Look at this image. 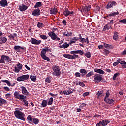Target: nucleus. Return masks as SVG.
Listing matches in <instances>:
<instances>
[{"mask_svg": "<svg viewBox=\"0 0 126 126\" xmlns=\"http://www.w3.org/2000/svg\"><path fill=\"white\" fill-rule=\"evenodd\" d=\"M104 101L106 103L111 104H113V103L114 102V100L112 99H106L105 100H104Z\"/></svg>", "mask_w": 126, "mask_h": 126, "instance_id": "7c9ffc66", "label": "nucleus"}, {"mask_svg": "<svg viewBox=\"0 0 126 126\" xmlns=\"http://www.w3.org/2000/svg\"><path fill=\"white\" fill-rule=\"evenodd\" d=\"M47 52H52V49L49 48L48 46H46L45 48H43L41 51L40 56L43 60H47V62H50V59L46 56Z\"/></svg>", "mask_w": 126, "mask_h": 126, "instance_id": "f03ea898", "label": "nucleus"}, {"mask_svg": "<svg viewBox=\"0 0 126 126\" xmlns=\"http://www.w3.org/2000/svg\"><path fill=\"white\" fill-rule=\"evenodd\" d=\"M49 94L50 95V96H51V97H54V98H55V94H53V93H49Z\"/></svg>", "mask_w": 126, "mask_h": 126, "instance_id": "0e129e2a", "label": "nucleus"}, {"mask_svg": "<svg viewBox=\"0 0 126 126\" xmlns=\"http://www.w3.org/2000/svg\"><path fill=\"white\" fill-rule=\"evenodd\" d=\"M119 22V23L126 24V19L120 20Z\"/></svg>", "mask_w": 126, "mask_h": 126, "instance_id": "bf43d9fd", "label": "nucleus"}, {"mask_svg": "<svg viewBox=\"0 0 126 126\" xmlns=\"http://www.w3.org/2000/svg\"><path fill=\"white\" fill-rule=\"evenodd\" d=\"M26 99V96L24 94H20L19 97L18 99H19L20 101L23 102V101Z\"/></svg>", "mask_w": 126, "mask_h": 126, "instance_id": "aec40b11", "label": "nucleus"}, {"mask_svg": "<svg viewBox=\"0 0 126 126\" xmlns=\"http://www.w3.org/2000/svg\"><path fill=\"white\" fill-rule=\"evenodd\" d=\"M45 82L48 83H50L51 82V79L49 77H47L45 79Z\"/></svg>", "mask_w": 126, "mask_h": 126, "instance_id": "13d9d810", "label": "nucleus"}, {"mask_svg": "<svg viewBox=\"0 0 126 126\" xmlns=\"http://www.w3.org/2000/svg\"><path fill=\"white\" fill-rule=\"evenodd\" d=\"M2 82L6 83L7 85L8 86H11V84L9 81H8V80H3L1 81Z\"/></svg>", "mask_w": 126, "mask_h": 126, "instance_id": "de8ad7c7", "label": "nucleus"}, {"mask_svg": "<svg viewBox=\"0 0 126 126\" xmlns=\"http://www.w3.org/2000/svg\"><path fill=\"white\" fill-rule=\"evenodd\" d=\"M103 92V91L102 90L98 91V93L96 94V95H97L98 98L100 97H101L103 95H101V94H102Z\"/></svg>", "mask_w": 126, "mask_h": 126, "instance_id": "58836bf2", "label": "nucleus"}, {"mask_svg": "<svg viewBox=\"0 0 126 126\" xmlns=\"http://www.w3.org/2000/svg\"><path fill=\"white\" fill-rule=\"evenodd\" d=\"M81 75V74L79 72H77L75 73V76L76 77H80Z\"/></svg>", "mask_w": 126, "mask_h": 126, "instance_id": "6e6d98bb", "label": "nucleus"}, {"mask_svg": "<svg viewBox=\"0 0 126 126\" xmlns=\"http://www.w3.org/2000/svg\"><path fill=\"white\" fill-rule=\"evenodd\" d=\"M110 95V92L109 90L107 91L106 95H105V98L104 99V101H105L106 99H107V98L109 97Z\"/></svg>", "mask_w": 126, "mask_h": 126, "instance_id": "49530a36", "label": "nucleus"}, {"mask_svg": "<svg viewBox=\"0 0 126 126\" xmlns=\"http://www.w3.org/2000/svg\"><path fill=\"white\" fill-rule=\"evenodd\" d=\"M94 71L95 72H97V73H98L101 75H104L105 74V72L103 71V70L100 68H95L94 69Z\"/></svg>", "mask_w": 126, "mask_h": 126, "instance_id": "f3484780", "label": "nucleus"}, {"mask_svg": "<svg viewBox=\"0 0 126 126\" xmlns=\"http://www.w3.org/2000/svg\"><path fill=\"white\" fill-rule=\"evenodd\" d=\"M7 40V39L4 37H1L0 39V41H1V43H5Z\"/></svg>", "mask_w": 126, "mask_h": 126, "instance_id": "37998d69", "label": "nucleus"}, {"mask_svg": "<svg viewBox=\"0 0 126 126\" xmlns=\"http://www.w3.org/2000/svg\"><path fill=\"white\" fill-rule=\"evenodd\" d=\"M63 14L65 17H67L68 16V15H70V14H74V12L69 11L67 8H65Z\"/></svg>", "mask_w": 126, "mask_h": 126, "instance_id": "2eb2a0df", "label": "nucleus"}, {"mask_svg": "<svg viewBox=\"0 0 126 126\" xmlns=\"http://www.w3.org/2000/svg\"><path fill=\"white\" fill-rule=\"evenodd\" d=\"M104 46L105 48H109V49H112L113 48V46L112 45H110L105 43H104Z\"/></svg>", "mask_w": 126, "mask_h": 126, "instance_id": "c9c22d12", "label": "nucleus"}, {"mask_svg": "<svg viewBox=\"0 0 126 126\" xmlns=\"http://www.w3.org/2000/svg\"><path fill=\"white\" fill-rule=\"evenodd\" d=\"M117 5V3L115 1H113L112 2H110L107 3V5L105 6V8L108 9L111 8H113V6H116Z\"/></svg>", "mask_w": 126, "mask_h": 126, "instance_id": "9d476101", "label": "nucleus"}, {"mask_svg": "<svg viewBox=\"0 0 126 126\" xmlns=\"http://www.w3.org/2000/svg\"><path fill=\"white\" fill-rule=\"evenodd\" d=\"M96 126H104V124H103V120L99 121V123L96 124Z\"/></svg>", "mask_w": 126, "mask_h": 126, "instance_id": "8fccbe9b", "label": "nucleus"}, {"mask_svg": "<svg viewBox=\"0 0 126 126\" xmlns=\"http://www.w3.org/2000/svg\"><path fill=\"white\" fill-rule=\"evenodd\" d=\"M21 94H20L19 92L18 91H16L14 93V96L16 99H19L20 95Z\"/></svg>", "mask_w": 126, "mask_h": 126, "instance_id": "a878e982", "label": "nucleus"}, {"mask_svg": "<svg viewBox=\"0 0 126 126\" xmlns=\"http://www.w3.org/2000/svg\"><path fill=\"white\" fill-rule=\"evenodd\" d=\"M27 119L29 124H33V118H32L31 115H29L27 117Z\"/></svg>", "mask_w": 126, "mask_h": 126, "instance_id": "4be33fe9", "label": "nucleus"}, {"mask_svg": "<svg viewBox=\"0 0 126 126\" xmlns=\"http://www.w3.org/2000/svg\"><path fill=\"white\" fill-rule=\"evenodd\" d=\"M48 35L51 38L52 40H55L57 39V35L56 34L54 33V31H53V32H49Z\"/></svg>", "mask_w": 126, "mask_h": 126, "instance_id": "f8f14e48", "label": "nucleus"}, {"mask_svg": "<svg viewBox=\"0 0 126 126\" xmlns=\"http://www.w3.org/2000/svg\"><path fill=\"white\" fill-rule=\"evenodd\" d=\"M95 10L97 12L100 11V7L98 6H96Z\"/></svg>", "mask_w": 126, "mask_h": 126, "instance_id": "e2e57ef3", "label": "nucleus"}, {"mask_svg": "<svg viewBox=\"0 0 126 126\" xmlns=\"http://www.w3.org/2000/svg\"><path fill=\"white\" fill-rule=\"evenodd\" d=\"M40 38L44 40H46L48 39V37L46 35H44L42 34L40 36Z\"/></svg>", "mask_w": 126, "mask_h": 126, "instance_id": "09e8293b", "label": "nucleus"}, {"mask_svg": "<svg viewBox=\"0 0 126 126\" xmlns=\"http://www.w3.org/2000/svg\"><path fill=\"white\" fill-rule=\"evenodd\" d=\"M103 80L102 75L97 74L94 76V81H96L97 83L102 81Z\"/></svg>", "mask_w": 126, "mask_h": 126, "instance_id": "6e6552de", "label": "nucleus"}, {"mask_svg": "<svg viewBox=\"0 0 126 126\" xmlns=\"http://www.w3.org/2000/svg\"><path fill=\"white\" fill-rule=\"evenodd\" d=\"M30 76L29 75H23L20 77H18L17 81L18 82H23L29 80Z\"/></svg>", "mask_w": 126, "mask_h": 126, "instance_id": "423d86ee", "label": "nucleus"}, {"mask_svg": "<svg viewBox=\"0 0 126 126\" xmlns=\"http://www.w3.org/2000/svg\"><path fill=\"white\" fill-rule=\"evenodd\" d=\"M92 75H93V71H90V72L86 74V78H88V77H91Z\"/></svg>", "mask_w": 126, "mask_h": 126, "instance_id": "a18cd8bd", "label": "nucleus"}, {"mask_svg": "<svg viewBox=\"0 0 126 126\" xmlns=\"http://www.w3.org/2000/svg\"><path fill=\"white\" fill-rule=\"evenodd\" d=\"M62 23L64 25V26H66V24H67V22H66V20H63L62 21Z\"/></svg>", "mask_w": 126, "mask_h": 126, "instance_id": "69168bd1", "label": "nucleus"}, {"mask_svg": "<svg viewBox=\"0 0 126 126\" xmlns=\"http://www.w3.org/2000/svg\"><path fill=\"white\" fill-rule=\"evenodd\" d=\"M31 42L32 44H33V45H39L42 43V40H37L35 38H31Z\"/></svg>", "mask_w": 126, "mask_h": 126, "instance_id": "1a4fd4ad", "label": "nucleus"}, {"mask_svg": "<svg viewBox=\"0 0 126 126\" xmlns=\"http://www.w3.org/2000/svg\"><path fill=\"white\" fill-rule=\"evenodd\" d=\"M54 99L52 97L50 98L49 101L47 102V104L49 105H51L53 102Z\"/></svg>", "mask_w": 126, "mask_h": 126, "instance_id": "a19ab883", "label": "nucleus"}, {"mask_svg": "<svg viewBox=\"0 0 126 126\" xmlns=\"http://www.w3.org/2000/svg\"><path fill=\"white\" fill-rule=\"evenodd\" d=\"M109 29H112L111 25H110L109 24H106L104 27L102 31H105L106 30H109Z\"/></svg>", "mask_w": 126, "mask_h": 126, "instance_id": "412c9836", "label": "nucleus"}, {"mask_svg": "<svg viewBox=\"0 0 126 126\" xmlns=\"http://www.w3.org/2000/svg\"><path fill=\"white\" fill-rule=\"evenodd\" d=\"M91 9V5L85 6V8H84L85 11H87V12H89Z\"/></svg>", "mask_w": 126, "mask_h": 126, "instance_id": "79ce46f5", "label": "nucleus"}, {"mask_svg": "<svg viewBox=\"0 0 126 126\" xmlns=\"http://www.w3.org/2000/svg\"><path fill=\"white\" fill-rule=\"evenodd\" d=\"M0 6L2 7H5L8 6V3L6 0H1L0 1Z\"/></svg>", "mask_w": 126, "mask_h": 126, "instance_id": "4468645a", "label": "nucleus"}, {"mask_svg": "<svg viewBox=\"0 0 126 126\" xmlns=\"http://www.w3.org/2000/svg\"><path fill=\"white\" fill-rule=\"evenodd\" d=\"M98 48L99 49H103L104 48V45H98Z\"/></svg>", "mask_w": 126, "mask_h": 126, "instance_id": "774afa93", "label": "nucleus"}, {"mask_svg": "<svg viewBox=\"0 0 126 126\" xmlns=\"http://www.w3.org/2000/svg\"><path fill=\"white\" fill-rule=\"evenodd\" d=\"M42 6V2H37L35 5L34 6V8H38V7H40Z\"/></svg>", "mask_w": 126, "mask_h": 126, "instance_id": "2f4dec72", "label": "nucleus"}, {"mask_svg": "<svg viewBox=\"0 0 126 126\" xmlns=\"http://www.w3.org/2000/svg\"><path fill=\"white\" fill-rule=\"evenodd\" d=\"M89 94V93L88 91L85 92L83 94V97H87Z\"/></svg>", "mask_w": 126, "mask_h": 126, "instance_id": "5fc2aeb1", "label": "nucleus"}, {"mask_svg": "<svg viewBox=\"0 0 126 126\" xmlns=\"http://www.w3.org/2000/svg\"><path fill=\"white\" fill-rule=\"evenodd\" d=\"M28 8V6L24 5L23 4L21 6H19V10L21 12H25Z\"/></svg>", "mask_w": 126, "mask_h": 126, "instance_id": "dca6fc26", "label": "nucleus"}, {"mask_svg": "<svg viewBox=\"0 0 126 126\" xmlns=\"http://www.w3.org/2000/svg\"><path fill=\"white\" fill-rule=\"evenodd\" d=\"M126 54V50H124L121 52V55H122L123 56H124Z\"/></svg>", "mask_w": 126, "mask_h": 126, "instance_id": "338daca9", "label": "nucleus"}, {"mask_svg": "<svg viewBox=\"0 0 126 126\" xmlns=\"http://www.w3.org/2000/svg\"><path fill=\"white\" fill-rule=\"evenodd\" d=\"M22 66H18V67L15 66L14 67V72L16 73H18V72H19V71L22 70Z\"/></svg>", "mask_w": 126, "mask_h": 126, "instance_id": "5701e85b", "label": "nucleus"}, {"mask_svg": "<svg viewBox=\"0 0 126 126\" xmlns=\"http://www.w3.org/2000/svg\"><path fill=\"white\" fill-rule=\"evenodd\" d=\"M7 102L5 99L0 97V107H2L3 105H6Z\"/></svg>", "mask_w": 126, "mask_h": 126, "instance_id": "6ab92c4d", "label": "nucleus"}, {"mask_svg": "<svg viewBox=\"0 0 126 126\" xmlns=\"http://www.w3.org/2000/svg\"><path fill=\"white\" fill-rule=\"evenodd\" d=\"M121 60L122 59H118L116 62H114L113 63V66H117V65L119 64V63H120L121 64Z\"/></svg>", "mask_w": 126, "mask_h": 126, "instance_id": "cd10ccee", "label": "nucleus"}, {"mask_svg": "<svg viewBox=\"0 0 126 126\" xmlns=\"http://www.w3.org/2000/svg\"><path fill=\"white\" fill-rule=\"evenodd\" d=\"M80 73L87 74L88 73L87 70L85 69H80Z\"/></svg>", "mask_w": 126, "mask_h": 126, "instance_id": "4c0bfd02", "label": "nucleus"}, {"mask_svg": "<svg viewBox=\"0 0 126 126\" xmlns=\"http://www.w3.org/2000/svg\"><path fill=\"white\" fill-rule=\"evenodd\" d=\"M63 34H64V36H65L69 37L72 35V33L70 32H64Z\"/></svg>", "mask_w": 126, "mask_h": 126, "instance_id": "f704fd0d", "label": "nucleus"}, {"mask_svg": "<svg viewBox=\"0 0 126 126\" xmlns=\"http://www.w3.org/2000/svg\"><path fill=\"white\" fill-rule=\"evenodd\" d=\"M37 26L38 27V28H42V27H43L44 26V23H42V22H38L37 24Z\"/></svg>", "mask_w": 126, "mask_h": 126, "instance_id": "c03bdc74", "label": "nucleus"}, {"mask_svg": "<svg viewBox=\"0 0 126 126\" xmlns=\"http://www.w3.org/2000/svg\"><path fill=\"white\" fill-rule=\"evenodd\" d=\"M50 14L52 15H56L58 12L57 8H54L49 10Z\"/></svg>", "mask_w": 126, "mask_h": 126, "instance_id": "bb28decb", "label": "nucleus"}, {"mask_svg": "<svg viewBox=\"0 0 126 126\" xmlns=\"http://www.w3.org/2000/svg\"><path fill=\"white\" fill-rule=\"evenodd\" d=\"M39 119L33 118L32 123V125H33V124L35 125H37L39 124Z\"/></svg>", "mask_w": 126, "mask_h": 126, "instance_id": "c85d7f7f", "label": "nucleus"}, {"mask_svg": "<svg viewBox=\"0 0 126 126\" xmlns=\"http://www.w3.org/2000/svg\"><path fill=\"white\" fill-rule=\"evenodd\" d=\"M80 42H81L83 44L84 43H86V39L83 38L82 39L80 40Z\"/></svg>", "mask_w": 126, "mask_h": 126, "instance_id": "4d7b16f0", "label": "nucleus"}, {"mask_svg": "<svg viewBox=\"0 0 126 126\" xmlns=\"http://www.w3.org/2000/svg\"><path fill=\"white\" fill-rule=\"evenodd\" d=\"M47 100H43L42 101V102L41 103V105L40 106L41 108H45L47 107Z\"/></svg>", "mask_w": 126, "mask_h": 126, "instance_id": "393cba45", "label": "nucleus"}, {"mask_svg": "<svg viewBox=\"0 0 126 126\" xmlns=\"http://www.w3.org/2000/svg\"><path fill=\"white\" fill-rule=\"evenodd\" d=\"M121 64L122 68H126V62L125 61H122L121 60Z\"/></svg>", "mask_w": 126, "mask_h": 126, "instance_id": "e433bc0d", "label": "nucleus"}, {"mask_svg": "<svg viewBox=\"0 0 126 126\" xmlns=\"http://www.w3.org/2000/svg\"><path fill=\"white\" fill-rule=\"evenodd\" d=\"M85 56L87 58L90 59L91 57V54L89 51L87 52L85 54Z\"/></svg>", "mask_w": 126, "mask_h": 126, "instance_id": "ea45409f", "label": "nucleus"}, {"mask_svg": "<svg viewBox=\"0 0 126 126\" xmlns=\"http://www.w3.org/2000/svg\"><path fill=\"white\" fill-rule=\"evenodd\" d=\"M118 76H119V73H115L113 77L112 80H115L116 79V77H118Z\"/></svg>", "mask_w": 126, "mask_h": 126, "instance_id": "864d4df0", "label": "nucleus"}, {"mask_svg": "<svg viewBox=\"0 0 126 126\" xmlns=\"http://www.w3.org/2000/svg\"><path fill=\"white\" fill-rule=\"evenodd\" d=\"M14 49L15 50V51L18 52H21V49H22L23 51H25L26 49V48L22 47L21 46L19 45H15L14 47Z\"/></svg>", "mask_w": 126, "mask_h": 126, "instance_id": "9b49d317", "label": "nucleus"}, {"mask_svg": "<svg viewBox=\"0 0 126 126\" xmlns=\"http://www.w3.org/2000/svg\"><path fill=\"white\" fill-rule=\"evenodd\" d=\"M30 79L33 82H35L37 81V77L32 75L30 76Z\"/></svg>", "mask_w": 126, "mask_h": 126, "instance_id": "c756f323", "label": "nucleus"}, {"mask_svg": "<svg viewBox=\"0 0 126 126\" xmlns=\"http://www.w3.org/2000/svg\"><path fill=\"white\" fill-rule=\"evenodd\" d=\"M32 15L33 16H39L40 15V10L39 8L37 9H34L32 13Z\"/></svg>", "mask_w": 126, "mask_h": 126, "instance_id": "ddd939ff", "label": "nucleus"}, {"mask_svg": "<svg viewBox=\"0 0 126 126\" xmlns=\"http://www.w3.org/2000/svg\"><path fill=\"white\" fill-rule=\"evenodd\" d=\"M3 88L4 90H5L6 91H7V92H8V91H9L10 90L9 88L8 87H4Z\"/></svg>", "mask_w": 126, "mask_h": 126, "instance_id": "680f3d73", "label": "nucleus"}, {"mask_svg": "<svg viewBox=\"0 0 126 126\" xmlns=\"http://www.w3.org/2000/svg\"><path fill=\"white\" fill-rule=\"evenodd\" d=\"M114 34L113 38L115 41H117L118 40V32H114Z\"/></svg>", "mask_w": 126, "mask_h": 126, "instance_id": "72a5a7b5", "label": "nucleus"}, {"mask_svg": "<svg viewBox=\"0 0 126 126\" xmlns=\"http://www.w3.org/2000/svg\"><path fill=\"white\" fill-rule=\"evenodd\" d=\"M79 85L82 87H84L85 86V84L82 82H79Z\"/></svg>", "mask_w": 126, "mask_h": 126, "instance_id": "052dcab7", "label": "nucleus"}, {"mask_svg": "<svg viewBox=\"0 0 126 126\" xmlns=\"http://www.w3.org/2000/svg\"><path fill=\"white\" fill-rule=\"evenodd\" d=\"M14 114L17 119L23 120L24 121H26V118H25V114L24 113L19 110H15Z\"/></svg>", "mask_w": 126, "mask_h": 126, "instance_id": "7ed1b4c3", "label": "nucleus"}, {"mask_svg": "<svg viewBox=\"0 0 126 126\" xmlns=\"http://www.w3.org/2000/svg\"><path fill=\"white\" fill-rule=\"evenodd\" d=\"M53 70L54 71V73H53L54 76L59 77L61 75V72L59 66L55 65L53 66Z\"/></svg>", "mask_w": 126, "mask_h": 126, "instance_id": "20e7f679", "label": "nucleus"}, {"mask_svg": "<svg viewBox=\"0 0 126 126\" xmlns=\"http://www.w3.org/2000/svg\"><path fill=\"white\" fill-rule=\"evenodd\" d=\"M70 54L73 55H72L70 54H65L63 55V57L66 59L73 60L78 58L79 57L78 55L74 54H79L81 56H83L84 52L81 50H74L70 51Z\"/></svg>", "mask_w": 126, "mask_h": 126, "instance_id": "f257e3e1", "label": "nucleus"}, {"mask_svg": "<svg viewBox=\"0 0 126 126\" xmlns=\"http://www.w3.org/2000/svg\"><path fill=\"white\" fill-rule=\"evenodd\" d=\"M11 59L8 56L2 55L1 57V59L0 60V63H5V61L7 62H11Z\"/></svg>", "mask_w": 126, "mask_h": 126, "instance_id": "39448f33", "label": "nucleus"}, {"mask_svg": "<svg viewBox=\"0 0 126 126\" xmlns=\"http://www.w3.org/2000/svg\"><path fill=\"white\" fill-rule=\"evenodd\" d=\"M22 102H23L24 103V104L23 105L26 106V107H28L29 103H28V101H27L26 99H24Z\"/></svg>", "mask_w": 126, "mask_h": 126, "instance_id": "603ef678", "label": "nucleus"}, {"mask_svg": "<svg viewBox=\"0 0 126 126\" xmlns=\"http://www.w3.org/2000/svg\"><path fill=\"white\" fill-rule=\"evenodd\" d=\"M67 94L69 95L73 93V90L72 89H69V90H67Z\"/></svg>", "mask_w": 126, "mask_h": 126, "instance_id": "3c124183", "label": "nucleus"}, {"mask_svg": "<svg viewBox=\"0 0 126 126\" xmlns=\"http://www.w3.org/2000/svg\"><path fill=\"white\" fill-rule=\"evenodd\" d=\"M119 14L118 12H114L113 13H111L110 14L107 15V16H105V18L108 17L109 18V17H115L116 16V15H119Z\"/></svg>", "mask_w": 126, "mask_h": 126, "instance_id": "a211bd4d", "label": "nucleus"}, {"mask_svg": "<svg viewBox=\"0 0 126 126\" xmlns=\"http://www.w3.org/2000/svg\"><path fill=\"white\" fill-rule=\"evenodd\" d=\"M70 46L69 44H68L67 42L64 43L63 44L60 45L59 46L60 48H64V49L67 48Z\"/></svg>", "mask_w": 126, "mask_h": 126, "instance_id": "b1692460", "label": "nucleus"}, {"mask_svg": "<svg viewBox=\"0 0 126 126\" xmlns=\"http://www.w3.org/2000/svg\"><path fill=\"white\" fill-rule=\"evenodd\" d=\"M21 88L22 93L23 94H25L27 97H29L30 96L31 94L29 93V92L28 91L26 88L25 87H24V86H22V87H21Z\"/></svg>", "mask_w": 126, "mask_h": 126, "instance_id": "0eeeda50", "label": "nucleus"}, {"mask_svg": "<svg viewBox=\"0 0 126 126\" xmlns=\"http://www.w3.org/2000/svg\"><path fill=\"white\" fill-rule=\"evenodd\" d=\"M110 122L108 119H104V120H102V123L103 124V126H107Z\"/></svg>", "mask_w": 126, "mask_h": 126, "instance_id": "473e14b6", "label": "nucleus"}]
</instances>
